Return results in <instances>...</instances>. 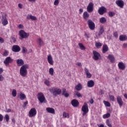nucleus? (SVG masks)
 <instances>
[{"label": "nucleus", "mask_w": 127, "mask_h": 127, "mask_svg": "<svg viewBox=\"0 0 127 127\" xmlns=\"http://www.w3.org/2000/svg\"><path fill=\"white\" fill-rule=\"evenodd\" d=\"M29 66L28 64H26L23 65L20 68V75L22 76V77H26L27 75V69Z\"/></svg>", "instance_id": "obj_1"}, {"label": "nucleus", "mask_w": 127, "mask_h": 127, "mask_svg": "<svg viewBox=\"0 0 127 127\" xmlns=\"http://www.w3.org/2000/svg\"><path fill=\"white\" fill-rule=\"evenodd\" d=\"M49 91L53 95V96H55V97H57L58 95H60L61 94V93H62V90L61 89L54 87L50 89Z\"/></svg>", "instance_id": "obj_2"}, {"label": "nucleus", "mask_w": 127, "mask_h": 127, "mask_svg": "<svg viewBox=\"0 0 127 127\" xmlns=\"http://www.w3.org/2000/svg\"><path fill=\"white\" fill-rule=\"evenodd\" d=\"M37 98L38 101L41 103V104H44L47 103V100H46V98H45V96L42 92L39 93L37 95Z\"/></svg>", "instance_id": "obj_3"}, {"label": "nucleus", "mask_w": 127, "mask_h": 127, "mask_svg": "<svg viewBox=\"0 0 127 127\" xmlns=\"http://www.w3.org/2000/svg\"><path fill=\"white\" fill-rule=\"evenodd\" d=\"M19 35L21 37L19 39L21 40L23 39V38H27L29 36V33L25 32L23 30L19 31Z\"/></svg>", "instance_id": "obj_4"}, {"label": "nucleus", "mask_w": 127, "mask_h": 127, "mask_svg": "<svg viewBox=\"0 0 127 127\" xmlns=\"http://www.w3.org/2000/svg\"><path fill=\"white\" fill-rule=\"evenodd\" d=\"M81 111L83 112L82 114L83 117H84L89 112V108H88V104L86 103L84 104L81 108Z\"/></svg>", "instance_id": "obj_5"}, {"label": "nucleus", "mask_w": 127, "mask_h": 127, "mask_svg": "<svg viewBox=\"0 0 127 127\" xmlns=\"http://www.w3.org/2000/svg\"><path fill=\"white\" fill-rule=\"evenodd\" d=\"M36 114H37L36 109L35 108H33L30 110L28 113V116L29 118H34V117L36 116Z\"/></svg>", "instance_id": "obj_6"}, {"label": "nucleus", "mask_w": 127, "mask_h": 127, "mask_svg": "<svg viewBox=\"0 0 127 127\" xmlns=\"http://www.w3.org/2000/svg\"><path fill=\"white\" fill-rule=\"evenodd\" d=\"M87 24L88 25L89 28L91 30H94L95 29V23L93 22V21L91 19H89L87 21Z\"/></svg>", "instance_id": "obj_7"}, {"label": "nucleus", "mask_w": 127, "mask_h": 127, "mask_svg": "<svg viewBox=\"0 0 127 127\" xmlns=\"http://www.w3.org/2000/svg\"><path fill=\"white\" fill-rule=\"evenodd\" d=\"M93 59H94V60H95V61H97V60H99L100 57H101V55L100 54V53L96 51H93Z\"/></svg>", "instance_id": "obj_8"}, {"label": "nucleus", "mask_w": 127, "mask_h": 127, "mask_svg": "<svg viewBox=\"0 0 127 127\" xmlns=\"http://www.w3.org/2000/svg\"><path fill=\"white\" fill-rule=\"evenodd\" d=\"M93 8H94V3L92 2H90L88 4L87 7V10L88 12H89V13L93 12Z\"/></svg>", "instance_id": "obj_9"}, {"label": "nucleus", "mask_w": 127, "mask_h": 127, "mask_svg": "<svg viewBox=\"0 0 127 127\" xmlns=\"http://www.w3.org/2000/svg\"><path fill=\"white\" fill-rule=\"evenodd\" d=\"M13 62V59H11L10 57H8L6 58L3 63L4 64H5L6 66H7L8 65H9V63H12Z\"/></svg>", "instance_id": "obj_10"}, {"label": "nucleus", "mask_w": 127, "mask_h": 127, "mask_svg": "<svg viewBox=\"0 0 127 127\" xmlns=\"http://www.w3.org/2000/svg\"><path fill=\"white\" fill-rule=\"evenodd\" d=\"M98 13L100 14V15H103L104 13H106L107 12V8L104 6H101L98 9Z\"/></svg>", "instance_id": "obj_11"}, {"label": "nucleus", "mask_w": 127, "mask_h": 127, "mask_svg": "<svg viewBox=\"0 0 127 127\" xmlns=\"http://www.w3.org/2000/svg\"><path fill=\"white\" fill-rule=\"evenodd\" d=\"M116 4L118 5V6L121 7V8H124V5H125V2L123 0H117L116 1Z\"/></svg>", "instance_id": "obj_12"}, {"label": "nucleus", "mask_w": 127, "mask_h": 127, "mask_svg": "<svg viewBox=\"0 0 127 127\" xmlns=\"http://www.w3.org/2000/svg\"><path fill=\"white\" fill-rule=\"evenodd\" d=\"M117 103L119 105L120 108H122L123 105H124V101H123V99L121 96H118L117 98Z\"/></svg>", "instance_id": "obj_13"}, {"label": "nucleus", "mask_w": 127, "mask_h": 127, "mask_svg": "<svg viewBox=\"0 0 127 127\" xmlns=\"http://www.w3.org/2000/svg\"><path fill=\"white\" fill-rule=\"evenodd\" d=\"M12 51L13 52H19L20 51V47L17 45H14L12 47Z\"/></svg>", "instance_id": "obj_14"}, {"label": "nucleus", "mask_w": 127, "mask_h": 127, "mask_svg": "<svg viewBox=\"0 0 127 127\" xmlns=\"http://www.w3.org/2000/svg\"><path fill=\"white\" fill-rule=\"evenodd\" d=\"M71 104L72 106H73V107H74V108H77V107L79 106V101H78V100L76 99H73L71 100Z\"/></svg>", "instance_id": "obj_15"}, {"label": "nucleus", "mask_w": 127, "mask_h": 127, "mask_svg": "<svg viewBox=\"0 0 127 127\" xmlns=\"http://www.w3.org/2000/svg\"><path fill=\"white\" fill-rule=\"evenodd\" d=\"M2 23L4 26L6 25L8 23V21H7V19H6V15L2 16Z\"/></svg>", "instance_id": "obj_16"}, {"label": "nucleus", "mask_w": 127, "mask_h": 127, "mask_svg": "<svg viewBox=\"0 0 127 127\" xmlns=\"http://www.w3.org/2000/svg\"><path fill=\"white\" fill-rule=\"evenodd\" d=\"M48 62L50 64V65H53L54 62L53 61V59L52 58V56L51 55H49L48 56Z\"/></svg>", "instance_id": "obj_17"}, {"label": "nucleus", "mask_w": 127, "mask_h": 127, "mask_svg": "<svg viewBox=\"0 0 127 127\" xmlns=\"http://www.w3.org/2000/svg\"><path fill=\"white\" fill-rule=\"evenodd\" d=\"M118 67L120 70H125L126 69V64L123 62H120L118 64Z\"/></svg>", "instance_id": "obj_18"}, {"label": "nucleus", "mask_w": 127, "mask_h": 127, "mask_svg": "<svg viewBox=\"0 0 127 127\" xmlns=\"http://www.w3.org/2000/svg\"><path fill=\"white\" fill-rule=\"evenodd\" d=\"M62 95L64 96L65 98H68V97H69V93H67V90L65 88H63L62 89Z\"/></svg>", "instance_id": "obj_19"}, {"label": "nucleus", "mask_w": 127, "mask_h": 127, "mask_svg": "<svg viewBox=\"0 0 127 127\" xmlns=\"http://www.w3.org/2000/svg\"><path fill=\"white\" fill-rule=\"evenodd\" d=\"M95 86V82L92 80H89L87 82V87L88 88H92Z\"/></svg>", "instance_id": "obj_20"}, {"label": "nucleus", "mask_w": 127, "mask_h": 127, "mask_svg": "<svg viewBox=\"0 0 127 127\" xmlns=\"http://www.w3.org/2000/svg\"><path fill=\"white\" fill-rule=\"evenodd\" d=\"M46 111L47 113H49L50 114H53V115H55V110L52 108H46Z\"/></svg>", "instance_id": "obj_21"}, {"label": "nucleus", "mask_w": 127, "mask_h": 127, "mask_svg": "<svg viewBox=\"0 0 127 127\" xmlns=\"http://www.w3.org/2000/svg\"><path fill=\"white\" fill-rule=\"evenodd\" d=\"M109 51V47L106 44H104L103 46L102 53L105 54L106 52H108Z\"/></svg>", "instance_id": "obj_22"}, {"label": "nucleus", "mask_w": 127, "mask_h": 127, "mask_svg": "<svg viewBox=\"0 0 127 127\" xmlns=\"http://www.w3.org/2000/svg\"><path fill=\"white\" fill-rule=\"evenodd\" d=\"M16 63L17 64V66H22L24 64V61H23L22 59H18L16 61Z\"/></svg>", "instance_id": "obj_23"}, {"label": "nucleus", "mask_w": 127, "mask_h": 127, "mask_svg": "<svg viewBox=\"0 0 127 127\" xmlns=\"http://www.w3.org/2000/svg\"><path fill=\"white\" fill-rule=\"evenodd\" d=\"M120 41H126L127 40V36L126 35H121L119 37Z\"/></svg>", "instance_id": "obj_24"}, {"label": "nucleus", "mask_w": 127, "mask_h": 127, "mask_svg": "<svg viewBox=\"0 0 127 127\" xmlns=\"http://www.w3.org/2000/svg\"><path fill=\"white\" fill-rule=\"evenodd\" d=\"M89 17H90V14H89V13H88V12L85 11L83 13V18H84V19H85V20H87Z\"/></svg>", "instance_id": "obj_25"}, {"label": "nucleus", "mask_w": 127, "mask_h": 127, "mask_svg": "<svg viewBox=\"0 0 127 127\" xmlns=\"http://www.w3.org/2000/svg\"><path fill=\"white\" fill-rule=\"evenodd\" d=\"M84 71L86 74L87 78H91L92 77V74L89 72V69L86 67L84 68Z\"/></svg>", "instance_id": "obj_26"}, {"label": "nucleus", "mask_w": 127, "mask_h": 127, "mask_svg": "<svg viewBox=\"0 0 127 127\" xmlns=\"http://www.w3.org/2000/svg\"><path fill=\"white\" fill-rule=\"evenodd\" d=\"M108 59L110 60V62L114 63L115 62V57L113 55H109L108 56Z\"/></svg>", "instance_id": "obj_27"}, {"label": "nucleus", "mask_w": 127, "mask_h": 127, "mask_svg": "<svg viewBox=\"0 0 127 127\" xmlns=\"http://www.w3.org/2000/svg\"><path fill=\"white\" fill-rule=\"evenodd\" d=\"M75 89L76 91H81L82 90V84H81V83H78L75 86Z\"/></svg>", "instance_id": "obj_28"}, {"label": "nucleus", "mask_w": 127, "mask_h": 127, "mask_svg": "<svg viewBox=\"0 0 127 127\" xmlns=\"http://www.w3.org/2000/svg\"><path fill=\"white\" fill-rule=\"evenodd\" d=\"M27 19H31V20H36L37 18L35 16L32 15H28L27 16Z\"/></svg>", "instance_id": "obj_29"}, {"label": "nucleus", "mask_w": 127, "mask_h": 127, "mask_svg": "<svg viewBox=\"0 0 127 127\" xmlns=\"http://www.w3.org/2000/svg\"><path fill=\"white\" fill-rule=\"evenodd\" d=\"M26 98V96L25 95V94L21 92L20 93V100H21V101H23V100H25Z\"/></svg>", "instance_id": "obj_30"}, {"label": "nucleus", "mask_w": 127, "mask_h": 127, "mask_svg": "<svg viewBox=\"0 0 127 127\" xmlns=\"http://www.w3.org/2000/svg\"><path fill=\"white\" fill-rule=\"evenodd\" d=\"M78 46L81 50H85V49H86V47H85V46H84L83 44L81 43H78Z\"/></svg>", "instance_id": "obj_31"}, {"label": "nucleus", "mask_w": 127, "mask_h": 127, "mask_svg": "<svg viewBox=\"0 0 127 127\" xmlns=\"http://www.w3.org/2000/svg\"><path fill=\"white\" fill-rule=\"evenodd\" d=\"M107 21V19L104 17H102L100 19V22L101 23H105Z\"/></svg>", "instance_id": "obj_32"}, {"label": "nucleus", "mask_w": 127, "mask_h": 127, "mask_svg": "<svg viewBox=\"0 0 127 127\" xmlns=\"http://www.w3.org/2000/svg\"><path fill=\"white\" fill-rule=\"evenodd\" d=\"M108 15L110 17H113V16H115V15H116V13L114 12L109 11L108 12Z\"/></svg>", "instance_id": "obj_33"}, {"label": "nucleus", "mask_w": 127, "mask_h": 127, "mask_svg": "<svg viewBox=\"0 0 127 127\" xmlns=\"http://www.w3.org/2000/svg\"><path fill=\"white\" fill-rule=\"evenodd\" d=\"M75 96H77L78 98H83V95L81 94V93H79V92L77 91L74 93Z\"/></svg>", "instance_id": "obj_34"}, {"label": "nucleus", "mask_w": 127, "mask_h": 127, "mask_svg": "<svg viewBox=\"0 0 127 127\" xmlns=\"http://www.w3.org/2000/svg\"><path fill=\"white\" fill-rule=\"evenodd\" d=\"M49 73L51 76H53L54 75V69L51 67L49 69Z\"/></svg>", "instance_id": "obj_35"}, {"label": "nucleus", "mask_w": 127, "mask_h": 127, "mask_svg": "<svg viewBox=\"0 0 127 127\" xmlns=\"http://www.w3.org/2000/svg\"><path fill=\"white\" fill-rule=\"evenodd\" d=\"M63 116L64 118H67V119H69L70 118L69 114L66 112H64L63 114Z\"/></svg>", "instance_id": "obj_36"}, {"label": "nucleus", "mask_w": 127, "mask_h": 127, "mask_svg": "<svg viewBox=\"0 0 127 127\" xmlns=\"http://www.w3.org/2000/svg\"><path fill=\"white\" fill-rule=\"evenodd\" d=\"M111 117V114L107 113L106 114H104L103 116V119H108Z\"/></svg>", "instance_id": "obj_37"}, {"label": "nucleus", "mask_w": 127, "mask_h": 127, "mask_svg": "<svg viewBox=\"0 0 127 127\" xmlns=\"http://www.w3.org/2000/svg\"><path fill=\"white\" fill-rule=\"evenodd\" d=\"M38 42L40 46H42V45H43V41L42 40V39L39 38V39H38Z\"/></svg>", "instance_id": "obj_38"}, {"label": "nucleus", "mask_w": 127, "mask_h": 127, "mask_svg": "<svg viewBox=\"0 0 127 127\" xmlns=\"http://www.w3.org/2000/svg\"><path fill=\"white\" fill-rule=\"evenodd\" d=\"M103 45L102 44V43H100V42H98V43H95V46L96 47V48H100V47H101V46Z\"/></svg>", "instance_id": "obj_39"}, {"label": "nucleus", "mask_w": 127, "mask_h": 127, "mask_svg": "<svg viewBox=\"0 0 127 127\" xmlns=\"http://www.w3.org/2000/svg\"><path fill=\"white\" fill-rule=\"evenodd\" d=\"M104 105L106 106V107H111V103L108 101H104Z\"/></svg>", "instance_id": "obj_40"}, {"label": "nucleus", "mask_w": 127, "mask_h": 127, "mask_svg": "<svg viewBox=\"0 0 127 127\" xmlns=\"http://www.w3.org/2000/svg\"><path fill=\"white\" fill-rule=\"evenodd\" d=\"M104 28L103 27H101L100 30L99 31V35H102L103 33H104Z\"/></svg>", "instance_id": "obj_41"}, {"label": "nucleus", "mask_w": 127, "mask_h": 127, "mask_svg": "<svg viewBox=\"0 0 127 127\" xmlns=\"http://www.w3.org/2000/svg\"><path fill=\"white\" fill-rule=\"evenodd\" d=\"M84 36L85 37H86V38L88 40L90 37V34L89 33L87 34V32H84Z\"/></svg>", "instance_id": "obj_42"}, {"label": "nucleus", "mask_w": 127, "mask_h": 127, "mask_svg": "<svg viewBox=\"0 0 127 127\" xmlns=\"http://www.w3.org/2000/svg\"><path fill=\"white\" fill-rule=\"evenodd\" d=\"M12 95L13 97H16V90L15 89L12 90Z\"/></svg>", "instance_id": "obj_43"}, {"label": "nucleus", "mask_w": 127, "mask_h": 127, "mask_svg": "<svg viewBox=\"0 0 127 127\" xmlns=\"http://www.w3.org/2000/svg\"><path fill=\"white\" fill-rule=\"evenodd\" d=\"M44 83L46 86H50V81L47 79L45 81Z\"/></svg>", "instance_id": "obj_44"}, {"label": "nucleus", "mask_w": 127, "mask_h": 127, "mask_svg": "<svg viewBox=\"0 0 127 127\" xmlns=\"http://www.w3.org/2000/svg\"><path fill=\"white\" fill-rule=\"evenodd\" d=\"M4 119L6 120V122H8V121H9V116H8V115H5L4 117Z\"/></svg>", "instance_id": "obj_45"}, {"label": "nucleus", "mask_w": 127, "mask_h": 127, "mask_svg": "<svg viewBox=\"0 0 127 127\" xmlns=\"http://www.w3.org/2000/svg\"><path fill=\"white\" fill-rule=\"evenodd\" d=\"M22 52V53H26V52H27V49H26V48H25V47H23Z\"/></svg>", "instance_id": "obj_46"}, {"label": "nucleus", "mask_w": 127, "mask_h": 127, "mask_svg": "<svg viewBox=\"0 0 127 127\" xmlns=\"http://www.w3.org/2000/svg\"><path fill=\"white\" fill-rule=\"evenodd\" d=\"M8 55V52L6 50H5L4 53H3V56L6 57Z\"/></svg>", "instance_id": "obj_47"}, {"label": "nucleus", "mask_w": 127, "mask_h": 127, "mask_svg": "<svg viewBox=\"0 0 127 127\" xmlns=\"http://www.w3.org/2000/svg\"><path fill=\"white\" fill-rule=\"evenodd\" d=\"M106 125H107L108 127H112V124H111V123H110V120H107L106 121Z\"/></svg>", "instance_id": "obj_48"}, {"label": "nucleus", "mask_w": 127, "mask_h": 127, "mask_svg": "<svg viewBox=\"0 0 127 127\" xmlns=\"http://www.w3.org/2000/svg\"><path fill=\"white\" fill-rule=\"evenodd\" d=\"M109 98L112 102H115V96H114L113 95H110L109 96Z\"/></svg>", "instance_id": "obj_49"}, {"label": "nucleus", "mask_w": 127, "mask_h": 127, "mask_svg": "<svg viewBox=\"0 0 127 127\" xmlns=\"http://www.w3.org/2000/svg\"><path fill=\"white\" fill-rule=\"evenodd\" d=\"M54 4L55 5H58V4H59V0H55Z\"/></svg>", "instance_id": "obj_50"}, {"label": "nucleus", "mask_w": 127, "mask_h": 127, "mask_svg": "<svg viewBox=\"0 0 127 127\" xmlns=\"http://www.w3.org/2000/svg\"><path fill=\"white\" fill-rule=\"evenodd\" d=\"M113 35L115 38H118L119 35L118 34V32H115L114 33Z\"/></svg>", "instance_id": "obj_51"}, {"label": "nucleus", "mask_w": 127, "mask_h": 127, "mask_svg": "<svg viewBox=\"0 0 127 127\" xmlns=\"http://www.w3.org/2000/svg\"><path fill=\"white\" fill-rule=\"evenodd\" d=\"M99 94H100V95H104V94H105V91L103 89H101L99 92Z\"/></svg>", "instance_id": "obj_52"}, {"label": "nucleus", "mask_w": 127, "mask_h": 127, "mask_svg": "<svg viewBox=\"0 0 127 127\" xmlns=\"http://www.w3.org/2000/svg\"><path fill=\"white\" fill-rule=\"evenodd\" d=\"M28 101H26L24 103V105L23 106V108L25 109V107H26V105H28Z\"/></svg>", "instance_id": "obj_53"}, {"label": "nucleus", "mask_w": 127, "mask_h": 127, "mask_svg": "<svg viewBox=\"0 0 127 127\" xmlns=\"http://www.w3.org/2000/svg\"><path fill=\"white\" fill-rule=\"evenodd\" d=\"M3 121V116L0 114V122H2Z\"/></svg>", "instance_id": "obj_54"}, {"label": "nucleus", "mask_w": 127, "mask_h": 127, "mask_svg": "<svg viewBox=\"0 0 127 127\" xmlns=\"http://www.w3.org/2000/svg\"><path fill=\"white\" fill-rule=\"evenodd\" d=\"M18 28H19L20 29H23V25L22 24H19L18 26Z\"/></svg>", "instance_id": "obj_55"}, {"label": "nucleus", "mask_w": 127, "mask_h": 127, "mask_svg": "<svg viewBox=\"0 0 127 127\" xmlns=\"http://www.w3.org/2000/svg\"><path fill=\"white\" fill-rule=\"evenodd\" d=\"M11 40H13L14 43H15V42H16V39H15L14 37H11Z\"/></svg>", "instance_id": "obj_56"}, {"label": "nucleus", "mask_w": 127, "mask_h": 127, "mask_svg": "<svg viewBox=\"0 0 127 127\" xmlns=\"http://www.w3.org/2000/svg\"><path fill=\"white\" fill-rule=\"evenodd\" d=\"M4 42V40L1 37H0V43H3Z\"/></svg>", "instance_id": "obj_57"}, {"label": "nucleus", "mask_w": 127, "mask_h": 127, "mask_svg": "<svg viewBox=\"0 0 127 127\" xmlns=\"http://www.w3.org/2000/svg\"><path fill=\"white\" fill-rule=\"evenodd\" d=\"M4 78H3V76H2L1 75H0V81H3V79Z\"/></svg>", "instance_id": "obj_58"}, {"label": "nucleus", "mask_w": 127, "mask_h": 127, "mask_svg": "<svg viewBox=\"0 0 127 127\" xmlns=\"http://www.w3.org/2000/svg\"><path fill=\"white\" fill-rule=\"evenodd\" d=\"M123 47H124V48H127V43H124L123 44Z\"/></svg>", "instance_id": "obj_59"}, {"label": "nucleus", "mask_w": 127, "mask_h": 127, "mask_svg": "<svg viewBox=\"0 0 127 127\" xmlns=\"http://www.w3.org/2000/svg\"><path fill=\"white\" fill-rule=\"evenodd\" d=\"M77 66L79 67L82 66V64H81V63H77Z\"/></svg>", "instance_id": "obj_60"}, {"label": "nucleus", "mask_w": 127, "mask_h": 127, "mask_svg": "<svg viewBox=\"0 0 127 127\" xmlns=\"http://www.w3.org/2000/svg\"><path fill=\"white\" fill-rule=\"evenodd\" d=\"M90 103L92 104H94V99H91L90 101Z\"/></svg>", "instance_id": "obj_61"}, {"label": "nucleus", "mask_w": 127, "mask_h": 127, "mask_svg": "<svg viewBox=\"0 0 127 127\" xmlns=\"http://www.w3.org/2000/svg\"><path fill=\"white\" fill-rule=\"evenodd\" d=\"M18 7H19V8H22V4L19 3Z\"/></svg>", "instance_id": "obj_62"}, {"label": "nucleus", "mask_w": 127, "mask_h": 127, "mask_svg": "<svg viewBox=\"0 0 127 127\" xmlns=\"http://www.w3.org/2000/svg\"><path fill=\"white\" fill-rule=\"evenodd\" d=\"M82 12H83V9L82 8L79 9V14H81Z\"/></svg>", "instance_id": "obj_63"}, {"label": "nucleus", "mask_w": 127, "mask_h": 127, "mask_svg": "<svg viewBox=\"0 0 127 127\" xmlns=\"http://www.w3.org/2000/svg\"><path fill=\"white\" fill-rule=\"evenodd\" d=\"M11 121H12V123H13L14 124H15V119H14V118H12L11 119Z\"/></svg>", "instance_id": "obj_64"}]
</instances>
